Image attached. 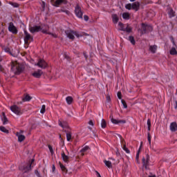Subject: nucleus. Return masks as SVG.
Returning a JSON list of instances; mask_svg holds the SVG:
<instances>
[{
    "instance_id": "nucleus-23",
    "label": "nucleus",
    "mask_w": 177,
    "mask_h": 177,
    "mask_svg": "<svg viewBox=\"0 0 177 177\" xmlns=\"http://www.w3.org/2000/svg\"><path fill=\"white\" fill-rule=\"evenodd\" d=\"M112 20H113V23H114V24H117L118 23V16L115 14L112 15Z\"/></svg>"
},
{
    "instance_id": "nucleus-10",
    "label": "nucleus",
    "mask_w": 177,
    "mask_h": 177,
    "mask_svg": "<svg viewBox=\"0 0 177 177\" xmlns=\"http://www.w3.org/2000/svg\"><path fill=\"white\" fill-rule=\"evenodd\" d=\"M75 13L79 19H82V11L81 10V7L77 5L75 9Z\"/></svg>"
},
{
    "instance_id": "nucleus-39",
    "label": "nucleus",
    "mask_w": 177,
    "mask_h": 177,
    "mask_svg": "<svg viewBox=\"0 0 177 177\" xmlns=\"http://www.w3.org/2000/svg\"><path fill=\"white\" fill-rule=\"evenodd\" d=\"M147 135H148V141H149V146H151V136H150L149 132L147 133Z\"/></svg>"
},
{
    "instance_id": "nucleus-15",
    "label": "nucleus",
    "mask_w": 177,
    "mask_h": 177,
    "mask_svg": "<svg viewBox=\"0 0 177 177\" xmlns=\"http://www.w3.org/2000/svg\"><path fill=\"white\" fill-rule=\"evenodd\" d=\"M58 124L59 127H62V128H66V129H68L70 128V126H68V123L66 121H58Z\"/></svg>"
},
{
    "instance_id": "nucleus-25",
    "label": "nucleus",
    "mask_w": 177,
    "mask_h": 177,
    "mask_svg": "<svg viewBox=\"0 0 177 177\" xmlns=\"http://www.w3.org/2000/svg\"><path fill=\"white\" fill-rule=\"evenodd\" d=\"M59 167H60L62 172L64 174H67V168H66V167L64 165H63V164H62L61 162H59Z\"/></svg>"
},
{
    "instance_id": "nucleus-14",
    "label": "nucleus",
    "mask_w": 177,
    "mask_h": 177,
    "mask_svg": "<svg viewBox=\"0 0 177 177\" xmlns=\"http://www.w3.org/2000/svg\"><path fill=\"white\" fill-rule=\"evenodd\" d=\"M42 74H44V73L41 70H37V71H35L33 73H32V75L35 78H41Z\"/></svg>"
},
{
    "instance_id": "nucleus-24",
    "label": "nucleus",
    "mask_w": 177,
    "mask_h": 177,
    "mask_svg": "<svg viewBox=\"0 0 177 177\" xmlns=\"http://www.w3.org/2000/svg\"><path fill=\"white\" fill-rule=\"evenodd\" d=\"M3 118H1L3 121V125H6V124H8V118H6V115H5L4 112L2 113Z\"/></svg>"
},
{
    "instance_id": "nucleus-57",
    "label": "nucleus",
    "mask_w": 177,
    "mask_h": 177,
    "mask_svg": "<svg viewBox=\"0 0 177 177\" xmlns=\"http://www.w3.org/2000/svg\"><path fill=\"white\" fill-rule=\"evenodd\" d=\"M96 174L97 177H102V176H100V174L99 172L96 171Z\"/></svg>"
},
{
    "instance_id": "nucleus-34",
    "label": "nucleus",
    "mask_w": 177,
    "mask_h": 177,
    "mask_svg": "<svg viewBox=\"0 0 177 177\" xmlns=\"http://www.w3.org/2000/svg\"><path fill=\"white\" fill-rule=\"evenodd\" d=\"M66 102H67L68 104H71V103H73V97H70V96L67 97Z\"/></svg>"
},
{
    "instance_id": "nucleus-56",
    "label": "nucleus",
    "mask_w": 177,
    "mask_h": 177,
    "mask_svg": "<svg viewBox=\"0 0 177 177\" xmlns=\"http://www.w3.org/2000/svg\"><path fill=\"white\" fill-rule=\"evenodd\" d=\"M65 59H66L67 60H68L70 59V57H68L67 55H64Z\"/></svg>"
},
{
    "instance_id": "nucleus-48",
    "label": "nucleus",
    "mask_w": 177,
    "mask_h": 177,
    "mask_svg": "<svg viewBox=\"0 0 177 177\" xmlns=\"http://www.w3.org/2000/svg\"><path fill=\"white\" fill-rule=\"evenodd\" d=\"M45 5H46L45 1H42L41 2V8H42L43 10H45Z\"/></svg>"
},
{
    "instance_id": "nucleus-59",
    "label": "nucleus",
    "mask_w": 177,
    "mask_h": 177,
    "mask_svg": "<svg viewBox=\"0 0 177 177\" xmlns=\"http://www.w3.org/2000/svg\"><path fill=\"white\" fill-rule=\"evenodd\" d=\"M84 56L85 59H88V55H86V53H84Z\"/></svg>"
},
{
    "instance_id": "nucleus-13",
    "label": "nucleus",
    "mask_w": 177,
    "mask_h": 177,
    "mask_svg": "<svg viewBox=\"0 0 177 177\" xmlns=\"http://www.w3.org/2000/svg\"><path fill=\"white\" fill-rule=\"evenodd\" d=\"M29 30L32 34H34V32H39L41 31V26H32L29 28Z\"/></svg>"
},
{
    "instance_id": "nucleus-2",
    "label": "nucleus",
    "mask_w": 177,
    "mask_h": 177,
    "mask_svg": "<svg viewBox=\"0 0 177 177\" xmlns=\"http://www.w3.org/2000/svg\"><path fill=\"white\" fill-rule=\"evenodd\" d=\"M35 160L32 159L28 162L26 163L24 165L20 167V170L22 172L27 173L31 171V168H32V164L34 163Z\"/></svg>"
},
{
    "instance_id": "nucleus-22",
    "label": "nucleus",
    "mask_w": 177,
    "mask_h": 177,
    "mask_svg": "<svg viewBox=\"0 0 177 177\" xmlns=\"http://www.w3.org/2000/svg\"><path fill=\"white\" fill-rule=\"evenodd\" d=\"M61 156L64 162H68V160L70 159V158L68 156H66V154L64 153V152H62Z\"/></svg>"
},
{
    "instance_id": "nucleus-3",
    "label": "nucleus",
    "mask_w": 177,
    "mask_h": 177,
    "mask_svg": "<svg viewBox=\"0 0 177 177\" xmlns=\"http://www.w3.org/2000/svg\"><path fill=\"white\" fill-rule=\"evenodd\" d=\"M65 33L67 35L68 38H69V39H72L73 41V39H75V37L80 38V34H78V32H77L76 31L72 30L71 29L66 30ZM74 35H75V37H74Z\"/></svg>"
},
{
    "instance_id": "nucleus-1",
    "label": "nucleus",
    "mask_w": 177,
    "mask_h": 177,
    "mask_svg": "<svg viewBox=\"0 0 177 177\" xmlns=\"http://www.w3.org/2000/svg\"><path fill=\"white\" fill-rule=\"evenodd\" d=\"M11 71L15 75H20L22 71H24V66L17 62H12Z\"/></svg>"
},
{
    "instance_id": "nucleus-50",
    "label": "nucleus",
    "mask_w": 177,
    "mask_h": 177,
    "mask_svg": "<svg viewBox=\"0 0 177 177\" xmlns=\"http://www.w3.org/2000/svg\"><path fill=\"white\" fill-rule=\"evenodd\" d=\"M5 52L7 53H10V49L9 48H4Z\"/></svg>"
},
{
    "instance_id": "nucleus-4",
    "label": "nucleus",
    "mask_w": 177,
    "mask_h": 177,
    "mask_svg": "<svg viewBox=\"0 0 177 177\" xmlns=\"http://www.w3.org/2000/svg\"><path fill=\"white\" fill-rule=\"evenodd\" d=\"M119 30L120 31H125L126 32H132V28L129 24L124 25L122 22H119Z\"/></svg>"
},
{
    "instance_id": "nucleus-27",
    "label": "nucleus",
    "mask_w": 177,
    "mask_h": 177,
    "mask_svg": "<svg viewBox=\"0 0 177 177\" xmlns=\"http://www.w3.org/2000/svg\"><path fill=\"white\" fill-rule=\"evenodd\" d=\"M64 132L66 133V139H67L68 142H70L71 140V138H72L71 133L66 130H64Z\"/></svg>"
},
{
    "instance_id": "nucleus-32",
    "label": "nucleus",
    "mask_w": 177,
    "mask_h": 177,
    "mask_svg": "<svg viewBox=\"0 0 177 177\" xmlns=\"http://www.w3.org/2000/svg\"><path fill=\"white\" fill-rule=\"evenodd\" d=\"M31 99V96L29 95H26L24 98H23L24 102H30V100Z\"/></svg>"
},
{
    "instance_id": "nucleus-62",
    "label": "nucleus",
    "mask_w": 177,
    "mask_h": 177,
    "mask_svg": "<svg viewBox=\"0 0 177 177\" xmlns=\"http://www.w3.org/2000/svg\"><path fill=\"white\" fill-rule=\"evenodd\" d=\"M23 132H24L23 130H21L19 133H20V135H21V133H23Z\"/></svg>"
},
{
    "instance_id": "nucleus-18",
    "label": "nucleus",
    "mask_w": 177,
    "mask_h": 177,
    "mask_svg": "<svg viewBox=\"0 0 177 177\" xmlns=\"http://www.w3.org/2000/svg\"><path fill=\"white\" fill-rule=\"evenodd\" d=\"M111 122H113V124H125L127 122L126 120H115L113 118H111Z\"/></svg>"
},
{
    "instance_id": "nucleus-12",
    "label": "nucleus",
    "mask_w": 177,
    "mask_h": 177,
    "mask_svg": "<svg viewBox=\"0 0 177 177\" xmlns=\"http://www.w3.org/2000/svg\"><path fill=\"white\" fill-rule=\"evenodd\" d=\"M35 66H38L40 68H46L48 64L44 59H39V62L35 64Z\"/></svg>"
},
{
    "instance_id": "nucleus-8",
    "label": "nucleus",
    "mask_w": 177,
    "mask_h": 177,
    "mask_svg": "<svg viewBox=\"0 0 177 177\" xmlns=\"http://www.w3.org/2000/svg\"><path fill=\"white\" fill-rule=\"evenodd\" d=\"M170 40L172 42L173 45H174V47H172L170 49L169 53L172 56H175V55H177V51H176V44H175V39H174V37L171 36L170 37Z\"/></svg>"
},
{
    "instance_id": "nucleus-31",
    "label": "nucleus",
    "mask_w": 177,
    "mask_h": 177,
    "mask_svg": "<svg viewBox=\"0 0 177 177\" xmlns=\"http://www.w3.org/2000/svg\"><path fill=\"white\" fill-rule=\"evenodd\" d=\"M101 127L102 128L104 129L106 128V127H107V123L106 122V120L104 119H102V122H101Z\"/></svg>"
},
{
    "instance_id": "nucleus-6",
    "label": "nucleus",
    "mask_w": 177,
    "mask_h": 177,
    "mask_svg": "<svg viewBox=\"0 0 177 177\" xmlns=\"http://www.w3.org/2000/svg\"><path fill=\"white\" fill-rule=\"evenodd\" d=\"M24 42L26 45H29L30 42L34 41V38L32 37V36H31V35H30V33L28 32L27 30L24 31Z\"/></svg>"
},
{
    "instance_id": "nucleus-9",
    "label": "nucleus",
    "mask_w": 177,
    "mask_h": 177,
    "mask_svg": "<svg viewBox=\"0 0 177 177\" xmlns=\"http://www.w3.org/2000/svg\"><path fill=\"white\" fill-rule=\"evenodd\" d=\"M142 34H146V32H149L150 31H153V27L150 25H146L145 24H142Z\"/></svg>"
},
{
    "instance_id": "nucleus-63",
    "label": "nucleus",
    "mask_w": 177,
    "mask_h": 177,
    "mask_svg": "<svg viewBox=\"0 0 177 177\" xmlns=\"http://www.w3.org/2000/svg\"><path fill=\"white\" fill-rule=\"evenodd\" d=\"M116 156H120V152L118 151L116 152Z\"/></svg>"
},
{
    "instance_id": "nucleus-51",
    "label": "nucleus",
    "mask_w": 177,
    "mask_h": 177,
    "mask_svg": "<svg viewBox=\"0 0 177 177\" xmlns=\"http://www.w3.org/2000/svg\"><path fill=\"white\" fill-rule=\"evenodd\" d=\"M35 175H37V176L41 177V176L39 175V171H38V170H35Z\"/></svg>"
},
{
    "instance_id": "nucleus-20",
    "label": "nucleus",
    "mask_w": 177,
    "mask_h": 177,
    "mask_svg": "<svg viewBox=\"0 0 177 177\" xmlns=\"http://www.w3.org/2000/svg\"><path fill=\"white\" fill-rule=\"evenodd\" d=\"M16 136L18 137V142H23L26 139V136L20 134V133L19 132L16 133Z\"/></svg>"
},
{
    "instance_id": "nucleus-44",
    "label": "nucleus",
    "mask_w": 177,
    "mask_h": 177,
    "mask_svg": "<svg viewBox=\"0 0 177 177\" xmlns=\"http://www.w3.org/2000/svg\"><path fill=\"white\" fill-rule=\"evenodd\" d=\"M48 149H49L50 152L51 153V154H53V148L52 147V146L48 145Z\"/></svg>"
},
{
    "instance_id": "nucleus-7",
    "label": "nucleus",
    "mask_w": 177,
    "mask_h": 177,
    "mask_svg": "<svg viewBox=\"0 0 177 177\" xmlns=\"http://www.w3.org/2000/svg\"><path fill=\"white\" fill-rule=\"evenodd\" d=\"M10 110L12 113H15L17 115H21L23 114V111H21V108L17 106V105H12L10 106Z\"/></svg>"
},
{
    "instance_id": "nucleus-54",
    "label": "nucleus",
    "mask_w": 177,
    "mask_h": 177,
    "mask_svg": "<svg viewBox=\"0 0 177 177\" xmlns=\"http://www.w3.org/2000/svg\"><path fill=\"white\" fill-rule=\"evenodd\" d=\"M124 150V151H126V153H127V154H129V153H131V151H129V149H128V148H126Z\"/></svg>"
},
{
    "instance_id": "nucleus-26",
    "label": "nucleus",
    "mask_w": 177,
    "mask_h": 177,
    "mask_svg": "<svg viewBox=\"0 0 177 177\" xmlns=\"http://www.w3.org/2000/svg\"><path fill=\"white\" fill-rule=\"evenodd\" d=\"M149 50H150V52H151V53H156V52L157 50V46H156V45L150 46Z\"/></svg>"
},
{
    "instance_id": "nucleus-64",
    "label": "nucleus",
    "mask_w": 177,
    "mask_h": 177,
    "mask_svg": "<svg viewBox=\"0 0 177 177\" xmlns=\"http://www.w3.org/2000/svg\"><path fill=\"white\" fill-rule=\"evenodd\" d=\"M50 2H51V3H53H53H55V0H50Z\"/></svg>"
},
{
    "instance_id": "nucleus-11",
    "label": "nucleus",
    "mask_w": 177,
    "mask_h": 177,
    "mask_svg": "<svg viewBox=\"0 0 177 177\" xmlns=\"http://www.w3.org/2000/svg\"><path fill=\"white\" fill-rule=\"evenodd\" d=\"M8 30L10 32H12V34H17V28L13 24V22H10L8 26Z\"/></svg>"
},
{
    "instance_id": "nucleus-29",
    "label": "nucleus",
    "mask_w": 177,
    "mask_h": 177,
    "mask_svg": "<svg viewBox=\"0 0 177 177\" xmlns=\"http://www.w3.org/2000/svg\"><path fill=\"white\" fill-rule=\"evenodd\" d=\"M169 17H175V11L172 8L169 9Z\"/></svg>"
},
{
    "instance_id": "nucleus-35",
    "label": "nucleus",
    "mask_w": 177,
    "mask_h": 177,
    "mask_svg": "<svg viewBox=\"0 0 177 177\" xmlns=\"http://www.w3.org/2000/svg\"><path fill=\"white\" fill-rule=\"evenodd\" d=\"M105 165H106L108 167V168H111L112 165H111V162L109 161V160H105L104 161Z\"/></svg>"
},
{
    "instance_id": "nucleus-19",
    "label": "nucleus",
    "mask_w": 177,
    "mask_h": 177,
    "mask_svg": "<svg viewBox=\"0 0 177 177\" xmlns=\"http://www.w3.org/2000/svg\"><path fill=\"white\" fill-rule=\"evenodd\" d=\"M170 130L171 131V132H176V131H177V124H176V122H174L171 123Z\"/></svg>"
},
{
    "instance_id": "nucleus-5",
    "label": "nucleus",
    "mask_w": 177,
    "mask_h": 177,
    "mask_svg": "<svg viewBox=\"0 0 177 177\" xmlns=\"http://www.w3.org/2000/svg\"><path fill=\"white\" fill-rule=\"evenodd\" d=\"M150 162V156L149 154L145 155L142 158V167L145 168V169H149V164Z\"/></svg>"
},
{
    "instance_id": "nucleus-42",
    "label": "nucleus",
    "mask_w": 177,
    "mask_h": 177,
    "mask_svg": "<svg viewBox=\"0 0 177 177\" xmlns=\"http://www.w3.org/2000/svg\"><path fill=\"white\" fill-rule=\"evenodd\" d=\"M118 97L120 100L122 99V95L121 94V91L118 92Z\"/></svg>"
},
{
    "instance_id": "nucleus-52",
    "label": "nucleus",
    "mask_w": 177,
    "mask_h": 177,
    "mask_svg": "<svg viewBox=\"0 0 177 177\" xmlns=\"http://www.w3.org/2000/svg\"><path fill=\"white\" fill-rule=\"evenodd\" d=\"M111 98L110 97V95H106V101L109 102H111Z\"/></svg>"
},
{
    "instance_id": "nucleus-30",
    "label": "nucleus",
    "mask_w": 177,
    "mask_h": 177,
    "mask_svg": "<svg viewBox=\"0 0 177 177\" xmlns=\"http://www.w3.org/2000/svg\"><path fill=\"white\" fill-rule=\"evenodd\" d=\"M0 131H1V132H4V133H9V130L6 129L3 126H0Z\"/></svg>"
},
{
    "instance_id": "nucleus-61",
    "label": "nucleus",
    "mask_w": 177,
    "mask_h": 177,
    "mask_svg": "<svg viewBox=\"0 0 177 177\" xmlns=\"http://www.w3.org/2000/svg\"><path fill=\"white\" fill-rule=\"evenodd\" d=\"M126 148H127V144H126V145H123V150H125V149H126Z\"/></svg>"
},
{
    "instance_id": "nucleus-40",
    "label": "nucleus",
    "mask_w": 177,
    "mask_h": 177,
    "mask_svg": "<svg viewBox=\"0 0 177 177\" xmlns=\"http://www.w3.org/2000/svg\"><path fill=\"white\" fill-rule=\"evenodd\" d=\"M122 104H123V107L124 109H127L128 108V105H127V102H125V100H122Z\"/></svg>"
},
{
    "instance_id": "nucleus-21",
    "label": "nucleus",
    "mask_w": 177,
    "mask_h": 177,
    "mask_svg": "<svg viewBox=\"0 0 177 177\" xmlns=\"http://www.w3.org/2000/svg\"><path fill=\"white\" fill-rule=\"evenodd\" d=\"M41 32H43V34H48V35H52V37L53 38H57V34L49 32H48V30H46H46L43 29L41 30Z\"/></svg>"
},
{
    "instance_id": "nucleus-49",
    "label": "nucleus",
    "mask_w": 177,
    "mask_h": 177,
    "mask_svg": "<svg viewBox=\"0 0 177 177\" xmlns=\"http://www.w3.org/2000/svg\"><path fill=\"white\" fill-rule=\"evenodd\" d=\"M62 10V12H64L66 15H70V11H68L67 10Z\"/></svg>"
},
{
    "instance_id": "nucleus-46",
    "label": "nucleus",
    "mask_w": 177,
    "mask_h": 177,
    "mask_svg": "<svg viewBox=\"0 0 177 177\" xmlns=\"http://www.w3.org/2000/svg\"><path fill=\"white\" fill-rule=\"evenodd\" d=\"M122 146L127 145V142H125V140H124V138H121V140H120Z\"/></svg>"
},
{
    "instance_id": "nucleus-58",
    "label": "nucleus",
    "mask_w": 177,
    "mask_h": 177,
    "mask_svg": "<svg viewBox=\"0 0 177 177\" xmlns=\"http://www.w3.org/2000/svg\"><path fill=\"white\" fill-rule=\"evenodd\" d=\"M52 169H53V172H55V169H56V168L55 167V165H53Z\"/></svg>"
},
{
    "instance_id": "nucleus-37",
    "label": "nucleus",
    "mask_w": 177,
    "mask_h": 177,
    "mask_svg": "<svg viewBox=\"0 0 177 177\" xmlns=\"http://www.w3.org/2000/svg\"><path fill=\"white\" fill-rule=\"evenodd\" d=\"M147 124L148 126V131H150V129L151 128V121L150 120V119L147 120Z\"/></svg>"
},
{
    "instance_id": "nucleus-45",
    "label": "nucleus",
    "mask_w": 177,
    "mask_h": 177,
    "mask_svg": "<svg viewBox=\"0 0 177 177\" xmlns=\"http://www.w3.org/2000/svg\"><path fill=\"white\" fill-rule=\"evenodd\" d=\"M140 149L138 151L137 154H136V158L137 161H138V160H139V154H140Z\"/></svg>"
},
{
    "instance_id": "nucleus-17",
    "label": "nucleus",
    "mask_w": 177,
    "mask_h": 177,
    "mask_svg": "<svg viewBox=\"0 0 177 177\" xmlns=\"http://www.w3.org/2000/svg\"><path fill=\"white\" fill-rule=\"evenodd\" d=\"M62 3H67V1L66 0H57L54 2L53 6H55V8H59Z\"/></svg>"
},
{
    "instance_id": "nucleus-43",
    "label": "nucleus",
    "mask_w": 177,
    "mask_h": 177,
    "mask_svg": "<svg viewBox=\"0 0 177 177\" xmlns=\"http://www.w3.org/2000/svg\"><path fill=\"white\" fill-rule=\"evenodd\" d=\"M11 5L14 6V8H19V3H11Z\"/></svg>"
},
{
    "instance_id": "nucleus-60",
    "label": "nucleus",
    "mask_w": 177,
    "mask_h": 177,
    "mask_svg": "<svg viewBox=\"0 0 177 177\" xmlns=\"http://www.w3.org/2000/svg\"><path fill=\"white\" fill-rule=\"evenodd\" d=\"M148 177H156V175L151 174V175H149Z\"/></svg>"
},
{
    "instance_id": "nucleus-55",
    "label": "nucleus",
    "mask_w": 177,
    "mask_h": 177,
    "mask_svg": "<svg viewBox=\"0 0 177 177\" xmlns=\"http://www.w3.org/2000/svg\"><path fill=\"white\" fill-rule=\"evenodd\" d=\"M88 124H89V125H92V127H93V125H94L93 121L90 120V121L88 122Z\"/></svg>"
},
{
    "instance_id": "nucleus-47",
    "label": "nucleus",
    "mask_w": 177,
    "mask_h": 177,
    "mask_svg": "<svg viewBox=\"0 0 177 177\" xmlns=\"http://www.w3.org/2000/svg\"><path fill=\"white\" fill-rule=\"evenodd\" d=\"M152 150H153V151H155V153H157L158 154L160 153V151H161V149H156L154 148H152Z\"/></svg>"
},
{
    "instance_id": "nucleus-36",
    "label": "nucleus",
    "mask_w": 177,
    "mask_h": 177,
    "mask_svg": "<svg viewBox=\"0 0 177 177\" xmlns=\"http://www.w3.org/2000/svg\"><path fill=\"white\" fill-rule=\"evenodd\" d=\"M88 149H89V147L88 146H86L83 149H82V150L80 151L82 153V156H84V153H85V151H86V150H88Z\"/></svg>"
},
{
    "instance_id": "nucleus-16",
    "label": "nucleus",
    "mask_w": 177,
    "mask_h": 177,
    "mask_svg": "<svg viewBox=\"0 0 177 177\" xmlns=\"http://www.w3.org/2000/svg\"><path fill=\"white\" fill-rule=\"evenodd\" d=\"M139 8H140V3L138 1L134 2L131 4V9L138 12L139 10Z\"/></svg>"
},
{
    "instance_id": "nucleus-28",
    "label": "nucleus",
    "mask_w": 177,
    "mask_h": 177,
    "mask_svg": "<svg viewBox=\"0 0 177 177\" xmlns=\"http://www.w3.org/2000/svg\"><path fill=\"white\" fill-rule=\"evenodd\" d=\"M131 17V15H129V12H124L122 14V18L125 20H129V17Z\"/></svg>"
},
{
    "instance_id": "nucleus-53",
    "label": "nucleus",
    "mask_w": 177,
    "mask_h": 177,
    "mask_svg": "<svg viewBox=\"0 0 177 177\" xmlns=\"http://www.w3.org/2000/svg\"><path fill=\"white\" fill-rule=\"evenodd\" d=\"M84 19L86 21H88V20H89V17H88V15H84Z\"/></svg>"
},
{
    "instance_id": "nucleus-33",
    "label": "nucleus",
    "mask_w": 177,
    "mask_h": 177,
    "mask_svg": "<svg viewBox=\"0 0 177 177\" xmlns=\"http://www.w3.org/2000/svg\"><path fill=\"white\" fill-rule=\"evenodd\" d=\"M129 40L130 41L131 44H132V45H135L136 44L135 38H133V36H129Z\"/></svg>"
},
{
    "instance_id": "nucleus-38",
    "label": "nucleus",
    "mask_w": 177,
    "mask_h": 177,
    "mask_svg": "<svg viewBox=\"0 0 177 177\" xmlns=\"http://www.w3.org/2000/svg\"><path fill=\"white\" fill-rule=\"evenodd\" d=\"M46 106L45 105H42V106H41V110H40V113H41V114H44L45 113V111H46Z\"/></svg>"
},
{
    "instance_id": "nucleus-41",
    "label": "nucleus",
    "mask_w": 177,
    "mask_h": 177,
    "mask_svg": "<svg viewBox=\"0 0 177 177\" xmlns=\"http://www.w3.org/2000/svg\"><path fill=\"white\" fill-rule=\"evenodd\" d=\"M126 9H128V10H131L132 9V4L128 3L125 6Z\"/></svg>"
}]
</instances>
